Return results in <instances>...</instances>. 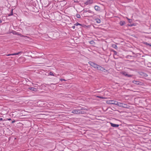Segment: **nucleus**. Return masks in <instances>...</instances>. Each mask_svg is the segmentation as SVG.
<instances>
[{"label":"nucleus","instance_id":"obj_1","mask_svg":"<svg viewBox=\"0 0 151 151\" xmlns=\"http://www.w3.org/2000/svg\"><path fill=\"white\" fill-rule=\"evenodd\" d=\"M72 113L76 114H84V112L79 109H75L73 110L72 111Z\"/></svg>","mask_w":151,"mask_h":151},{"label":"nucleus","instance_id":"obj_2","mask_svg":"<svg viewBox=\"0 0 151 151\" xmlns=\"http://www.w3.org/2000/svg\"><path fill=\"white\" fill-rule=\"evenodd\" d=\"M116 105H117L120 107L125 108L126 107V106L127 105L125 104H123L119 102H118V101H116Z\"/></svg>","mask_w":151,"mask_h":151},{"label":"nucleus","instance_id":"obj_3","mask_svg":"<svg viewBox=\"0 0 151 151\" xmlns=\"http://www.w3.org/2000/svg\"><path fill=\"white\" fill-rule=\"evenodd\" d=\"M88 63L91 66H92L93 68H94L95 69H97L99 65L93 62H88Z\"/></svg>","mask_w":151,"mask_h":151},{"label":"nucleus","instance_id":"obj_4","mask_svg":"<svg viewBox=\"0 0 151 151\" xmlns=\"http://www.w3.org/2000/svg\"><path fill=\"white\" fill-rule=\"evenodd\" d=\"M121 73L122 74L127 77H131L133 76V75L129 74H127L126 72L124 71L121 72Z\"/></svg>","mask_w":151,"mask_h":151},{"label":"nucleus","instance_id":"obj_5","mask_svg":"<svg viewBox=\"0 0 151 151\" xmlns=\"http://www.w3.org/2000/svg\"><path fill=\"white\" fill-rule=\"evenodd\" d=\"M97 70L104 72L106 73L108 72V70H106L104 68L101 67V66L99 65L98 66V67L97 69Z\"/></svg>","mask_w":151,"mask_h":151},{"label":"nucleus","instance_id":"obj_6","mask_svg":"<svg viewBox=\"0 0 151 151\" xmlns=\"http://www.w3.org/2000/svg\"><path fill=\"white\" fill-rule=\"evenodd\" d=\"M116 101L114 100H109L107 101V103L109 104H116Z\"/></svg>","mask_w":151,"mask_h":151},{"label":"nucleus","instance_id":"obj_7","mask_svg":"<svg viewBox=\"0 0 151 151\" xmlns=\"http://www.w3.org/2000/svg\"><path fill=\"white\" fill-rule=\"evenodd\" d=\"M93 3V0H87V1L85 2V4L86 5H88L91 4Z\"/></svg>","mask_w":151,"mask_h":151},{"label":"nucleus","instance_id":"obj_8","mask_svg":"<svg viewBox=\"0 0 151 151\" xmlns=\"http://www.w3.org/2000/svg\"><path fill=\"white\" fill-rule=\"evenodd\" d=\"M132 82L133 83L137 85H141V82L139 81H132Z\"/></svg>","mask_w":151,"mask_h":151},{"label":"nucleus","instance_id":"obj_9","mask_svg":"<svg viewBox=\"0 0 151 151\" xmlns=\"http://www.w3.org/2000/svg\"><path fill=\"white\" fill-rule=\"evenodd\" d=\"M110 124L111 126H112L113 127H117L119 126V124H113L112 123H111Z\"/></svg>","mask_w":151,"mask_h":151},{"label":"nucleus","instance_id":"obj_10","mask_svg":"<svg viewBox=\"0 0 151 151\" xmlns=\"http://www.w3.org/2000/svg\"><path fill=\"white\" fill-rule=\"evenodd\" d=\"M94 9L97 11H99L100 10V7L97 6H94Z\"/></svg>","mask_w":151,"mask_h":151},{"label":"nucleus","instance_id":"obj_11","mask_svg":"<svg viewBox=\"0 0 151 151\" xmlns=\"http://www.w3.org/2000/svg\"><path fill=\"white\" fill-rule=\"evenodd\" d=\"M21 52H17V53L8 54V55H6L7 56H10V55H18L19 53H21Z\"/></svg>","mask_w":151,"mask_h":151},{"label":"nucleus","instance_id":"obj_12","mask_svg":"<svg viewBox=\"0 0 151 151\" xmlns=\"http://www.w3.org/2000/svg\"><path fill=\"white\" fill-rule=\"evenodd\" d=\"M125 24V22L123 21H120V22H119V24L121 26H123V25H124Z\"/></svg>","mask_w":151,"mask_h":151},{"label":"nucleus","instance_id":"obj_13","mask_svg":"<svg viewBox=\"0 0 151 151\" xmlns=\"http://www.w3.org/2000/svg\"><path fill=\"white\" fill-rule=\"evenodd\" d=\"M29 89L31 91H37V88H32V87L29 88Z\"/></svg>","mask_w":151,"mask_h":151},{"label":"nucleus","instance_id":"obj_14","mask_svg":"<svg viewBox=\"0 0 151 151\" xmlns=\"http://www.w3.org/2000/svg\"><path fill=\"white\" fill-rule=\"evenodd\" d=\"M95 20L98 23H100L101 22L100 19L98 18H96L95 19Z\"/></svg>","mask_w":151,"mask_h":151},{"label":"nucleus","instance_id":"obj_15","mask_svg":"<svg viewBox=\"0 0 151 151\" xmlns=\"http://www.w3.org/2000/svg\"><path fill=\"white\" fill-rule=\"evenodd\" d=\"M144 43H145V45H147L150 46L151 47V45H150V44H149V43H147V42H145Z\"/></svg>","mask_w":151,"mask_h":151},{"label":"nucleus","instance_id":"obj_16","mask_svg":"<svg viewBox=\"0 0 151 151\" xmlns=\"http://www.w3.org/2000/svg\"><path fill=\"white\" fill-rule=\"evenodd\" d=\"M76 17L77 18H80V17H81L80 15L79 14H77L76 15Z\"/></svg>","mask_w":151,"mask_h":151},{"label":"nucleus","instance_id":"obj_17","mask_svg":"<svg viewBox=\"0 0 151 151\" xmlns=\"http://www.w3.org/2000/svg\"><path fill=\"white\" fill-rule=\"evenodd\" d=\"M97 97L99 98L100 99H104V97L101 96H97Z\"/></svg>","mask_w":151,"mask_h":151},{"label":"nucleus","instance_id":"obj_18","mask_svg":"<svg viewBox=\"0 0 151 151\" xmlns=\"http://www.w3.org/2000/svg\"><path fill=\"white\" fill-rule=\"evenodd\" d=\"M127 18L129 21V23H131V22H132V20L131 19H129L127 17Z\"/></svg>","mask_w":151,"mask_h":151},{"label":"nucleus","instance_id":"obj_19","mask_svg":"<svg viewBox=\"0 0 151 151\" xmlns=\"http://www.w3.org/2000/svg\"><path fill=\"white\" fill-rule=\"evenodd\" d=\"M17 35H20L21 37H23V36L21 34H19V33H18L17 32L16 34Z\"/></svg>","mask_w":151,"mask_h":151},{"label":"nucleus","instance_id":"obj_20","mask_svg":"<svg viewBox=\"0 0 151 151\" xmlns=\"http://www.w3.org/2000/svg\"><path fill=\"white\" fill-rule=\"evenodd\" d=\"M90 43L91 44H93L94 42L92 40L90 42Z\"/></svg>","mask_w":151,"mask_h":151},{"label":"nucleus","instance_id":"obj_21","mask_svg":"<svg viewBox=\"0 0 151 151\" xmlns=\"http://www.w3.org/2000/svg\"><path fill=\"white\" fill-rule=\"evenodd\" d=\"M50 75H51V76H54V75L53 74V73H52V72H50Z\"/></svg>","mask_w":151,"mask_h":151},{"label":"nucleus","instance_id":"obj_22","mask_svg":"<svg viewBox=\"0 0 151 151\" xmlns=\"http://www.w3.org/2000/svg\"><path fill=\"white\" fill-rule=\"evenodd\" d=\"M75 25H76V26H78V25H81V24H79V23H78V22H77L75 24Z\"/></svg>","mask_w":151,"mask_h":151},{"label":"nucleus","instance_id":"obj_23","mask_svg":"<svg viewBox=\"0 0 151 151\" xmlns=\"http://www.w3.org/2000/svg\"><path fill=\"white\" fill-rule=\"evenodd\" d=\"M114 54L115 55H116L117 54V52H116V51H114Z\"/></svg>","mask_w":151,"mask_h":151},{"label":"nucleus","instance_id":"obj_24","mask_svg":"<svg viewBox=\"0 0 151 151\" xmlns=\"http://www.w3.org/2000/svg\"><path fill=\"white\" fill-rule=\"evenodd\" d=\"M60 81H65V80L64 79H60Z\"/></svg>","mask_w":151,"mask_h":151},{"label":"nucleus","instance_id":"obj_25","mask_svg":"<svg viewBox=\"0 0 151 151\" xmlns=\"http://www.w3.org/2000/svg\"><path fill=\"white\" fill-rule=\"evenodd\" d=\"M3 119L2 118H0V121L3 120Z\"/></svg>","mask_w":151,"mask_h":151},{"label":"nucleus","instance_id":"obj_26","mask_svg":"<svg viewBox=\"0 0 151 151\" xmlns=\"http://www.w3.org/2000/svg\"><path fill=\"white\" fill-rule=\"evenodd\" d=\"M72 28H73V29H74L75 28V26H73Z\"/></svg>","mask_w":151,"mask_h":151},{"label":"nucleus","instance_id":"obj_27","mask_svg":"<svg viewBox=\"0 0 151 151\" xmlns=\"http://www.w3.org/2000/svg\"><path fill=\"white\" fill-rule=\"evenodd\" d=\"M114 47L115 48H116V47H117V46L116 45H115V47Z\"/></svg>","mask_w":151,"mask_h":151},{"label":"nucleus","instance_id":"obj_28","mask_svg":"<svg viewBox=\"0 0 151 151\" xmlns=\"http://www.w3.org/2000/svg\"><path fill=\"white\" fill-rule=\"evenodd\" d=\"M2 22V21L1 19H0V23H1Z\"/></svg>","mask_w":151,"mask_h":151},{"label":"nucleus","instance_id":"obj_29","mask_svg":"<svg viewBox=\"0 0 151 151\" xmlns=\"http://www.w3.org/2000/svg\"><path fill=\"white\" fill-rule=\"evenodd\" d=\"M144 76H147V75L146 74H145V75H144Z\"/></svg>","mask_w":151,"mask_h":151},{"label":"nucleus","instance_id":"obj_30","mask_svg":"<svg viewBox=\"0 0 151 151\" xmlns=\"http://www.w3.org/2000/svg\"><path fill=\"white\" fill-rule=\"evenodd\" d=\"M8 120H11V119H8Z\"/></svg>","mask_w":151,"mask_h":151},{"label":"nucleus","instance_id":"obj_31","mask_svg":"<svg viewBox=\"0 0 151 151\" xmlns=\"http://www.w3.org/2000/svg\"><path fill=\"white\" fill-rule=\"evenodd\" d=\"M81 110H83V109H82V108H81Z\"/></svg>","mask_w":151,"mask_h":151}]
</instances>
